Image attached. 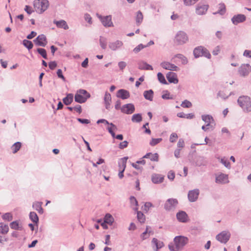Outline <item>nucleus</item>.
Segmentation results:
<instances>
[{
	"instance_id": "1",
	"label": "nucleus",
	"mask_w": 251,
	"mask_h": 251,
	"mask_svg": "<svg viewBox=\"0 0 251 251\" xmlns=\"http://www.w3.org/2000/svg\"><path fill=\"white\" fill-rule=\"evenodd\" d=\"M188 238L183 236H176L174 239V244L170 243L168 247L171 251H179L188 243Z\"/></svg>"
},
{
	"instance_id": "2",
	"label": "nucleus",
	"mask_w": 251,
	"mask_h": 251,
	"mask_svg": "<svg viewBox=\"0 0 251 251\" xmlns=\"http://www.w3.org/2000/svg\"><path fill=\"white\" fill-rule=\"evenodd\" d=\"M237 102L244 112L248 113L251 111V101L249 97L240 96L238 98Z\"/></svg>"
},
{
	"instance_id": "3",
	"label": "nucleus",
	"mask_w": 251,
	"mask_h": 251,
	"mask_svg": "<svg viewBox=\"0 0 251 251\" xmlns=\"http://www.w3.org/2000/svg\"><path fill=\"white\" fill-rule=\"evenodd\" d=\"M188 41L189 37L187 34L181 30L177 32L174 39L175 43L178 45L186 44Z\"/></svg>"
},
{
	"instance_id": "4",
	"label": "nucleus",
	"mask_w": 251,
	"mask_h": 251,
	"mask_svg": "<svg viewBox=\"0 0 251 251\" xmlns=\"http://www.w3.org/2000/svg\"><path fill=\"white\" fill-rule=\"evenodd\" d=\"M90 97V95L87 91L84 89H80L75 94V100L78 103H84Z\"/></svg>"
},
{
	"instance_id": "5",
	"label": "nucleus",
	"mask_w": 251,
	"mask_h": 251,
	"mask_svg": "<svg viewBox=\"0 0 251 251\" xmlns=\"http://www.w3.org/2000/svg\"><path fill=\"white\" fill-rule=\"evenodd\" d=\"M193 54L195 58H198L202 56L207 58H210L211 54L209 51L203 46H198L195 48L193 50Z\"/></svg>"
},
{
	"instance_id": "6",
	"label": "nucleus",
	"mask_w": 251,
	"mask_h": 251,
	"mask_svg": "<svg viewBox=\"0 0 251 251\" xmlns=\"http://www.w3.org/2000/svg\"><path fill=\"white\" fill-rule=\"evenodd\" d=\"M49 6V1L47 0H35L34 1V7L35 10L42 13L46 10Z\"/></svg>"
},
{
	"instance_id": "7",
	"label": "nucleus",
	"mask_w": 251,
	"mask_h": 251,
	"mask_svg": "<svg viewBox=\"0 0 251 251\" xmlns=\"http://www.w3.org/2000/svg\"><path fill=\"white\" fill-rule=\"evenodd\" d=\"M230 233L227 230H224L217 235L216 239L221 243L226 244L230 237Z\"/></svg>"
},
{
	"instance_id": "8",
	"label": "nucleus",
	"mask_w": 251,
	"mask_h": 251,
	"mask_svg": "<svg viewBox=\"0 0 251 251\" xmlns=\"http://www.w3.org/2000/svg\"><path fill=\"white\" fill-rule=\"evenodd\" d=\"M178 204V201L176 199H169L164 204V209L166 211L174 210Z\"/></svg>"
},
{
	"instance_id": "9",
	"label": "nucleus",
	"mask_w": 251,
	"mask_h": 251,
	"mask_svg": "<svg viewBox=\"0 0 251 251\" xmlns=\"http://www.w3.org/2000/svg\"><path fill=\"white\" fill-rule=\"evenodd\" d=\"M238 71L241 75L246 76L251 72V66L249 64H242Z\"/></svg>"
},
{
	"instance_id": "10",
	"label": "nucleus",
	"mask_w": 251,
	"mask_h": 251,
	"mask_svg": "<svg viewBox=\"0 0 251 251\" xmlns=\"http://www.w3.org/2000/svg\"><path fill=\"white\" fill-rule=\"evenodd\" d=\"M215 182L219 184H226L229 182L227 175L220 173L216 176Z\"/></svg>"
},
{
	"instance_id": "11",
	"label": "nucleus",
	"mask_w": 251,
	"mask_h": 251,
	"mask_svg": "<svg viewBox=\"0 0 251 251\" xmlns=\"http://www.w3.org/2000/svg\"><path fill=\"white\" fill-rule=\"evenodd\" d=\"M200 194V191L198 189H195L189 191L188 194V198L190 202L196 201Z\"/></svg>"
},
{
	"instance_id": "12",
	"label": "nucleus",
	"mask_w": 251,
	"mask_h": 251,
	"mask_svg": "<svg viewBox=\"0 0 251 251\" xmlns=\"http://www.w3.org/2000/svg\"><path fill=\"white\" fill-rule=\"evenodd\" d=\"M121 111L126 114H131L135 111V107L132 103H128L122 106L121 108Z\"/></svg>"
},
{
	"instance_id": "13",
	"label": "nucleus",
	"mask_w": 251,
	"mask_h": 251,
	"mask_svg": "<svg viewBox=\"0 0 251 251\" xmlns=\"http://www.w3.org/2000/svg\"><path fill=\"white\" fill-rule=\"evenodd\" d=\"M34 43L42 47H45L47 44L46 37L44 34L39 35L34 40Z\"/></svg>"
},
{
	"instance_id": "14",
	"label": "nucleus",
	"mask_w": 251,
	"mask_h": 251,
	"mask_svg": "<svg viewBox=\"0 0 251 251\" xmlns=\"http://www.w3.org/2000/svg\"><path fill=\"white\" fill-rule=\"evenodd\" d=\"M208 9V5L207 4L199 3L196 7V12L197 14L201 15L205 14Z\"/></svg>"
},
{
	"instance_id": "15",
	"label": "nucleus",
	"mask_w": 251,
	"mask_h": 251,
	"mask_svg": "<svg viewBox=\"0 0 251 251\" xmlns=\"http://www.w3.org/2000/svg\"><path fill=\"white\" fill-rule=\"evenodd\" d=\"M98 17L104 26L109 27L113 25L111 16H106L102 17L101 16L98 15Z\"/></svg>"
},
{
	"instance_id": "16",
	"label": "nucleus",
	"mask_w": 251,
	"mask_h": 251,
	"mask_svg": "<svg viewBox=\"0 0 251 251\" xmlns=\"http://www.w3.org/2000/svg\"><path fill=\"white\" fill-rule=\"evenodd\" d=\"M246 19V16L243 14L234 15L231 19V21L234 25H237L240 23L244 22Z\"/></svg>"
},
{
	"instance_id": "17",
	"label": "nucleus",
	"mask_w": 251,
	"mask_h": 251,
	"mask_svg": "<svg viewBox=\"0 0 251 251\" xmlns=\"http://www.w3.org/2000/svg\"><path fill=\"white\" fill-rule=\"evenodd\" d=\"M176 218L178 221L182 223H186L188 221V215L183 211L178 212L176 214Z\"/></svg>"
},
{
	"instance_id": "18",
	"label": "nucleus",
	"mask_w": 251,
	"mask_h": 251,
	"mask_svg": "<svg viewBox=\"0 0 251 251\" xmlns=\"http://www.w3.org/2000/svg\"><path fill=\"white\" fill-rule=\"evenodd\" d=\"M166 76L168 80L170 83L177 84L178 82V80L177 78V75L175 73L169 72L167 74Z\"/></svg>"
},
{
	"instance_id": "19",
	"label": "nucleus",
	"mask_w": 251,
	"mask_h": 251,
	"mask_svg": "<svg viewBox=\"0 0 251 251\" xmlns=\"http://www.w3.org/2000/svg\"><path fill=\"white\" fill-rule=\"evenodd\" d=\"M130 96L129 93L126 90L120 89L117 93V97L123 100L128 98Z\"/></svg>"
},
{
	"instance_id": "20",
	"label": "nucleus",
	"mask_w": 251,
	"mask_h": 251,
	"mask_svg": "<svg viewBox=\"0 0 251 251\" xmlns=\"http://www.w3.org/2000/svg\"><path fill=\"white\" fill-rule=\"evenodd\" d=\"M152 244L155 246V248L153 249L155 251H157L159 249L162 248L164 244L163 242L159 241L157 239L153 238L151 241Z\"/></svg>"
},
{
	"instance_id": "21",
	"label": "nucleus",
	"mask_w": 251,
	"mask_h": 251,
	"mask_svg": "<svg viewBox=\"0 0 251 251\" xmlns=\"http://www.w3.org/2000/svg\"><path fill=\"white\" fill-rule=\"evenodd\" d=\"M104 101L106 109L109 110L110 108V104L111 102V96L109 93L106 92L105 93Z\"/></svg>"
},
{
	"instance_id": "22",
	"label": "nucleus",
	"mask_w": 251,
	"mask_h": 251,
	"mask_svg": "<svg viewBox=\"0 0 251 251\" xmlns=\"http://www.w3.org/2000/svg\"><path fill=\"white\" fill-rule=\"evenodd\" d=\"M164 176L159 174H153L151 176V180L153 183L157 184L163 182Z\"/></svg>"
},
{
	"instance_id": "23",
	"label": "nucleus",
	"mask_w": 251,
	"mask_h": 251,
	"mask_svg": "<svg viewBox=\"0 0 251 251\" xmlns=\"http://www.w3.org/2000/svg\"><path fill=\"white\" fill-rule=\"evenodd\" d=\"M53 23L56 25L58 28H62L64 29H68L69 26L66 21L64 20L55 21H53Z\"/></svg>"
},
{
	"instance_id": "24",
	"label": "nucleus",
	"mask_w": 251,
	"mask_h": 251,
	"mask_svg": "<svg viewBox=\"0 0 251 251\" xmlns=\"http://www.w3.org/2000/svg\"><path fill=\"white\" fill-rule=\"evenodd\" d=\"M43 202L41 201H35L32 204L33 209L37 211L39 213L42 214L44 212V210L42 207Z\"/></svg>"
},
{
	"instance_id": "25",
	"label": "nucleus",
	"mask_w": 251,
	"mask_h": 251,
	"mask_svg": "<svg viewBox=\"0 0 251 251\" xmlns=\"http://www.w3.org/2000/svg\"><path fill=\"white\" fill-rule=\"evenodd\" d=\"M162 67L170 71H178L179 69L175 64H161Z\"/></svg>"
},
{
	"instance_id": "26",
	"label": "nucleus",
	"mask_w": 251,
	"mask_h": 251,
	"mask_svg": "<svg viewBox=\"0 0 251 251\" xmlns=\"http://www.w3.org/2000/svg\"><path fill=\"white\" fill-rule=\"evenodd\" d=\"M173 61L176 62H181L182 63H184L185 62H187L188 61L187 58L185 56H184L183 54H178L173 58Z\"/></svg>"
},
{
	"instance_id": "27",
	"label": "nucleus",
	"mask_w": 251,
	"mask_h": 251,
	"mask_svg": "<svg viewBox=\"0 0 251 251\" xmlns=\"http://www.w3.org/2000/svg\"><path fill=\"white\" fill-rule=\"evenodd\" d=\"M127 159L128 157H124L120 159L118 162L119 170L125 171Z\"/></svg>"
},
{
	"instance_id": "28",
	"label": "nucleus",
	"mask_w": 251,
	"mask_h": 251,
	"mask_svg": "<svg viewBox=\"0 0 251 251\" xmlns=\"http://www.w3.org/2000/svg\"><path fill=\"white\" fill-rule=\"evenodd\" d=\"M143 158H150L151 161H158V155L157 153H152L149 152L146 154L143 157Z\"/></svg>"
},
{
	"instance_id": "29",
	"label": "nucleus",
	"mask_w": 251,
	"mask_h": 251,
	"mask_svg": "<svg viewBox=\"0 0 251 251\" xmlns=\"http://www.w3.org/2000/svg\"><path fill=\"white\" fill-rule=\"evenodd\" d=\"M201 119L206 124V126H210L211 121H214L212 116L210 115H203Z\"/></svg>"
},
{
	"instance_id": "30",
	"label": "nucleus",
	"mask_w": 251,
	"mask_h": 251,
	"mask_svg": "<svg viewBox=\"0 0 251 251\" xmlns=\"http://www.w3.org/2000/svg\"><path fill=\"white\" fill-rule=\"evenodd\" d=\"M123 45V43L120 41H116L114 42H112L109 44V48L112 50H116L120 48Z\"/></svg>"
},
{
	"instance_id": "31",
	"label": "nucleus",
	"mask_w": 251,
	"mask_h": 251,
	"mask_svg": "<svg viewBox=\"0 0 251 251\" xmlns=\"http://www.w3.org/2000/svg\"><path fill=\"white\" fill-rule=\"evenodd\" d=\"M73 95L72 94H67L66 97L63 98V103L66 105L70 104L73 101Z\"/></svg>"
},
{
	"instance_id": "32",
	"label": "nucleus",
	"mask_w": 251,
	"mask_h": 251,
	"mask_svg": "<svg viewBox=\"0 0 251 251\" xmlns=\"http://www.w3.org/2000/svg\"><path fill=\"white\" fill-rule=\"evenodd\" d=\"M9 231V227L7 225L4 224L3 223H0V233L2 234H6Z\"/></svg>"
},
{
	"instance_id": "33",
	"label": "nucleus",
	"mask_w": 251,
	"mask_h": 251,
	"mask_svg": "<svg viewBox=\"0 0 251 251\" xmlns=\"http://www.w3.org/2000/svg\"><path fill=\"white\" fill-rule=\"evenodd\" d=\"M153 92L152 90L145 91L144 92V96L146 100H152Z\"/></svg>"
},
{
	"instance_id": "34",
	"label": "nucleus",
	"mask_w": 251,
	"mask_h": 251,
	"mask_svg": "<svg viewBox=\"0 0 251 251\" xmlns=\"http://www.w3.org/2000/svg\"><path fill=\"white\" fill-rule=\"evenodd\" d=\"M29 219L34 223L37 224L39 222V218L35 212H30L29 213Z\"/></svg>"
},
{
	"instance_id": "35",
	"label": "nucleus",
	"mask_w": 251,
	"mask_h": 251,
	"mask_svg": "<svg viewBox=\"0 0 251 251\" xmlns=\"http://www.w3.org/2000/svg\"><path fill=\"white\" fill-rule=\"evenodd\" d=\"M114 219L111 215L109 213L106 214L104 217V222L109 225H112Z\"/></svg>"
},
{
	"instance_id": "36",
	"label": "nucleus",
	"mask_w": 251,
	"mask_h": 251,
	"mask_svg": "<svg viewBox=\"0 0 251 251\" xmlns=\"http://www.w3.org/2000/svg\"><path fill=\"white\" fill-rule=\"evenodd\" d=\"M21 146L22 144L19 142H17L14 143L11 147L13 153H16L20 149V148H21Z\"/></svg>"
},
{
	"instance_id": "37",
	"label": "nucleus",
	"mask_w": 251,
	"mask_h": 251,
	"mask_svg": "<svg viewBox=\"0 0 251 251\" xmlns=\"http://www.w3.org/2000/svg\"><path fill=\"white\" fill-rule=\"evenodd\" d=\"M142 120V115L140 114H135L133 115L131 121L133 122L139 123Z\"/></svg>"
},
{
	"instance_id": "38",
	"label": "nucleus",
	"mask_w": 251,
	"mask_h": 251,
	"mask_svg": "<svg viewBox=\"0 0 251 251\" xmlns=\"http://www.w3.org/2000/svg\"><path fill=\"white\" fill-rule=\"evenodd\" d=\"M149 228H150V226H147L146 229L145 231H144L141 235V238L142 239V240H145V239L148 238L150 236V234L152 233L151 231V230L149 231Z\"/></svg>"
},
{
	"instance_id": "39",
	"label": "nucleus",
	"mask_w": 251,
	"mask_h": 251,
	"mask_svg": "<svg viewBox=\"0 0 251 251\" xmlns=\"http://www.w3.org/2000/svg\"><path fill=\"white\" fill-rule=\"evenodd\" d=\"M137 217L138 220L141 223H144L145 221L146 218L144 214L141 211H138L137 212Z\"/></svg>"
},
{
	"instance_id": "40",
	"label": "nucleus",
	"mask_w": 251,
	"mask_h": 251,
	"mask_svg": "<svg viewBox=\"0 0 251 251\" xmlns=\"http://www.w3.org/2000/svg\"><path fill=\"white\" fill-rule=\"evenodd\" d=\"M220 160V162L223 164L226 168L227 169H230L231 168L230 162L225 158V157L222 158H218Z\"/></svg>"
},
{
	"instance_id": "41",
	"label": "nucleus",
	"mask_w": 251,
	"mask_h": 251,
	"mask_svg": "<svg viewBox=\"0 0 251 251\" xmlns=\"http://www.w3.org/2000/svg\"><path fill=\"white\" fill-rule=\"evenodd\" d=\"M10 226L12 229L15 230H22V227L19 225L18 221H14L10 223Z\"/></svg>"
},
{
	"instance_id": "42",
	"label": "nucleus",
	"mask_w": 251,
	"mask_h": 251,
	"mask_svg": "<svg viewBox=\"0 0 251 251\" xmlns=\"http://www.w3.org/2000/svg\"><path fill=\"white\" fill-rule=\"evenodd\" d=\"M97 124L103 123L105 125H108L111 126L114 128V129H117V126L114 125L113 123H109L105 119H100L98 120L97 122Z\"/></svg>"
},
{
	"instance_id": "43",
	"label": "nucleus",
	"mask_w": 251,
	"mask_h": 251,
	"mask_svg": "<svg viewBox=\"0 0 251 251\" xmlns=\"http://www.w3.org/2000/svg\"><path fill=\"white\" fill-rule=\"evenodd\" d=\"M219 10L217 13L221 15L224 14L226 12V6L224 3H220L218 5Z\"/></svg>"
},
{
	"instance_id": "44",
	"label": "nucleus",
	"mask_w": 251,
	"mask_h": 251,
	"mask_svg": "<svg viewBox=\"0 0 251 251\" xmlns=\"http://www.w3.org/2000/svg\"><path fill=\"white\" fill-rule=\"evenodd\" d=\"M143 15L141 11H138L136 14V23L140 24L143 21Z\"/></svg>"
},
{
	"instance_id": "45",
	"label": "nucleus",
	"mask_w": 251,
	"mask_h": 251,
	"mask_svg": "<svg viewBox=\"0 0 251 251\" xmlns=\"http://www.w3.org/2000/svg\"><path fill=\"white\" fill-rule=\"evenodd\" d=\"M23 44L29 50L33 48V44L31 41H28L27 40H24L23 41Z\"/></svg>"
},
{
	"instance_id": "46",
	"label": "nucleus",
	"mask_w": 251,
	"mask_h": 251,
	"mask_svg": "<svg viewBox=\"0 0 251 251\" xmlns=\"http://www.w3.org/2000/svg\"><path fill=\"white\" fill-rule=\"evenodd\" d=\"M192 105V103L190 101L186 100L183 101L181 104V106L184 108H189L191 107Z\"/></svg>"
},
{
	"instance_id": "47",
	"label": "nucleus",
	"mask_w": 251,
	"mask_h": 251,
	"mask_svg": "<svg viewBox=\"0 0 251 251\" xmlns=\"http://www.w3.org/2000/svg\"><path fill=\"white\" fill-rule=\"evenodd\" d=\"M157 77L159 81L160 82L163 84H166L167 82L166 81V79L165 78V77L161 73H158L157 74Z\"/></svg>"
},
{
	"instance_id": "48",
	"label": "nucleus",
	"mask_w": 251,
	"mask_h": 251,
	"mask_svg": "<svg viewBox=\"0 0 251 251\" xmlns=\"http://www.w3.org/2000/svg\"><path fill=\"white\" fill-rule=\"evenodd\" d=\"M162 138H152L150 143L151 146H154L162 141Z\"/></svg>"
},
{
	"instance_id": "49",
	"label": "nucleus",
	"mask_w": 251,
	"mask_h": 251,
	"mask_svg": "<svg viewBox=\"0 0 251 251\" xmlns=\"http://www.w3.org/2000/svg\"><path fill=\"white\" fill-rule=\"evenodd\" d=\"M100 42L101 48L103 49H105L107 45L106 38L103 37H100Z\"/></svg>"
},
{
	"instance_id": "50",
	"label": "nucleus",
	"mask_w": 251,
	"mask_h": 251,
	"mask_svg": "<svg viewBox=\"0 0 251 251\" xmlns=\"http://www.w3.org/2000/svg\"><path fill=\"white\" fill-rule=\"evenodd\" d=\"M162 98L165 100H172L174 99V97L173 95L171 96L168 91H166L165 93L162 95Z\"/></svg>"
},
{
	"instance_id": "51",
	"label": "nucleus",
	"mask_w": 251,
	"mask_h": 251,
	"mask_svg": "<svg viewBox=\"0 0 251 251\" xmlns=\"http://www.w3.org/2000/svg\"><path fill=\"white\" fill-rule=\"evenodd\" d=\"M2 219L4 220L11 221L13 219V217L12 215L10 213H6L3 215Z\"/></svg>"
},
{
	"instance_id": "52",
	"label": "nucleus",
	"mask_w": 251,
	"mask_h": 251,
	"mask_svg": "<svg viewBox=\"0 0 251 251\" xmlns=\"http://www.w3.org/2000/svg\"><path fill=\"white\" fill-rule=\"evenodd\" d=\"M199 0H183L184 3L186 6H190L196 3Z\"/></svg>"
},
{
	"instance_id": "53",
	"label": "nucleus",
	"mask_w": 251,
	"mask_h": 251,
	"mask_svg": "<svg viewBox=\"0 0 251 251\" xmlns=\"http://www.w3.org/2000/svg\"><path fill=\"white\" fill-rule=\"evenodd\" d=\"M130 201L132 204H134L136 206V208H133V209L135 210H137L138 208L137 207V206H138V201H137V200L136 199V198L133 196H131L130 197Z\"/></svg>"
},
{
	"instance_id": "54",
	"label": "nucleus",
	"mask_w": 251,
	"mask_h": 251,
	"mask_svg": "<svg viewBox=\"0 0 251 251\" xmlns=\"http://www.w3.org/2000/svg\"><path fill=\"white\" fill-rule=\"evenodd\" d=\"M38 52L44 58H47L46 51L44 49L39 48L37 49Z\"/></svg>"
},
{
	"instance_id": "55",
	"label": "nucleus",
	"mask_w": 251,
	"mask_h": 251,
	"mask_svg": "<svg viewBox=\"0 0 251 251\" xmlns=\"http://www.w3.org/2000/svg\"><path fill=\"white\" fill-rule=\"evenodd\" d=\"M153 206L152 204L150 202H147L144 204V210L146 212H148L150 208Z\"/></svg>"
},
{
	"instance_id": "56",
	"label": "nucleus",
	"mask_w": 251,
	"mask_h": 251,
	"mask_svg": "<svg viewBox=\"0 0 251 251\" xmlns=\"http://www.w3.org/2000/svg\"><path fill=\"white\" fill-rule=\"evenodd\" d=\"M178 136L176 133H173L171 134L170 137V141L172 143L175 142L177 139Z\"/></svg>"
},
{
	"instance_id": "57",
	"label": "nucleus",
	"mask_w": 251,
	"mask_h": 251,
	"mask_svg": "<svg viewBox=\"0 0 251 251\" xmlns=\"http://www.w3.org/2000/svg\"><path fill=\"white\" fill-rule=\"evenodd\" d=\"M128 144V142L127 141H124L119 144V148L120 149H124L127 147Z\"/></svg>"
},
{
	"instance_id": "58",
	"label": "nucleus",
	"mask_w": 251,
	"mask_h": 251,
	"mask_svg": "<svg viewBox=\"0 0 251 251\" xmlns=\"http://www.w3.org/2000/svg\"><path fill=\"white\" fill-rule=\"evenodd\" d=\"M145 47V46H144L142 44H140L134 49L133 51L135 53H138L142 49H144Z\"/></svg>"
},
{
	"instance_id": "59",
	"label": "nucleus",
	"mask_w": 251,
	"mask_h": 251,
	"mask_svg": "<svg viewBox=\"0 0 251 251\" xmlns=\"http://www.w3.org/2000/svg\"><path fill=\"white\" fill-rule=\"evenodd\" d=\"M25 11L29 15L31 14L33 12L32 7L28 5H26L25 6Z\"/></svg>"
},
{
	"instance_id": "60",
	"label": "nucleus",
	"mask_w": 251,
	"mask_h": 251,
	"mask_svg": "<svg viewBox=\"0 0 251 251\" xmlns=\"http://www.w3.org/2000/svg\"><path fill=\"white\" fill-rule=\"evenodd\" d=\"M221 50V48L219 46L216 47L212 51V53L214 55H218L220 52Z\"/></svg>"
},
{
	"instance_id": "61",
	"label": "nucleus",
	"mask_w": 251,
	"mask_h": 251,
	"mask_svg": "<svg viewBox=\"0 0 251 251\" xmlns=\"http://www.w3.org/2000/svg\"><path fill=\"white\" fill-rule=\"evenodd\" d=\"M77 120L79 122L83 124H88L90 123V121L88 119L77 118Z\"/></svg>"
},
{
	"instance_id": "62",
	"label": "nucleus",
	"mask_w": 251,
	"mask_h": 251,
	"mask_svg": "<svg viewBox=\"0 0 251 251\" xmlns=\"http://www.w3.org/2000/svg\"><path fill=\"white\" fill-rule=\"evenodd\" d=\"M175 175L173 171H170L168 174V177L169 179L173 180L175 178Z\"/></svg>"
},
{
	"instance_id": "63",
	"label": "nucleus",
	"mask_w": 251,
	"mask_h": 251,
	"mask_svg": "<svg viewBox=\"0 0 251 251\" xmlns=\"http://www.w3.org/2000/svg\"><path fill=\"white\" fill-rule=\"evenodd\" d=\"M178 148H182L184 146V142L182 139H179L177 144Z\"/></svg>"
},
{
	"instance_id": "64",
	"label": "nucleus",
	"mask_w": 251,
	"mask_h": 251,
	"mask_svg": "<svg viewBox=\"0 0 251 251\" xmlns=\"http://www.w3.org/2000/svg\"><path fill=\"white\" fill-rule=\"evenodd\" d=\"M244 55L247 57L251 58V50H245L244 52Z\"/></svg>"
}]
</instances>
